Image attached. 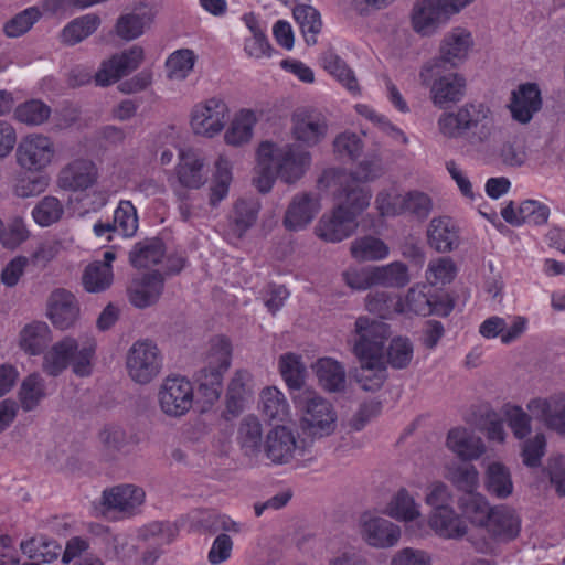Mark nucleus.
I'll return each mask as SVG.
<instances>
[{
  "instance_id": "nucleus-26",
  "label": "nucleus",
  "mask_w": 565,
  "mask_h": 565,
  "mask_svg": "<svg viewBox=\"0 0 565 565\" xmlns=\"http://www.w3.org/2000/svg\"><path fill=\"white\" fill-rule=\"evenodd\" d=\"M164 287V279L161 274L148 273L135 277L127 288L129 302L139 309L154 305Z\"/></svg>"
},
{
  "instance_id": "nucleus-36",
  "label": "nucleus",
  "mask_w": 565,
  "mask_h": 565,
  "mask_svg": "<svg viewBox=\"0 0 565 565\" xmlns=\"http://www.w3.org/2000/svg\"><path fill=\"white\" fill-rule=\"evenodd\" d=\"M257 121L258 117L254 110L246 108L238 110L224 134V142L235 148L248 145L254 137Z\"/></svg>"
},
{
  "instance_id": "nucleus-39",
  "label": "nucleus",
  "mask_w": 565,
  "mask_h": 565,
  "mask_svg": "<svg viewBox=\"0 0 565 565\" xmlns=\"http://www.w3.org/2000/svg\"><path fill=\"white\" fill-rule=\"evenodd\" d=\"M457 505L462 516L475 527L481 530L494 505L480 492L460 494Z\"/></svg>"
},
{
  "instance_id": "nucleus-63",
  "label": "nucleus",
  "mask_w": 565,
  "mask_h": 565,
  "mask_svg": "<svg viewBox=\"0 0 565 565\" xmlns=\"http://www.w3.org/2000/svg\"><path fill=\"white\" fill-rule=\"evenodd\" d=\"M66 243L61 238L45 239L38 244L31 253L29 262L35 267L46 268L65 249Z\"/></svg>"
},
{
  "instance_id": "nucleus-44",
  "label": "nucleus",
  "mask_w": 565,
  "mask_h": 565,
  "mask_svg": "<svg viewBox=\"0 0 565 565\" xmlns=\"http://www.w3.org/2000/svg\"><path fill=\"white\" fill-rule=\"evenodd\" d=\"M321 65L350 93L354 95L360 93V86L354 72L334 52H324L321 56Z\"/></svg>"
},
{
  "instance_id": "nucleus-12",
  "label": "nucleus",
  "mask_w": 565,
  "mask_h": 565,
  "mask_svg": "<svg viewBox=\"0 0 565 565\" xmlns=\"http://www.w3.org/2000/svg\"><path fill=\"white\" fill-rule=\"evenodd\" d=\"M125 367L130 381L138 385H148L154 381L162 369L159 348L150 340H138L128 349Z\"/></svg>"
},
{
  "instance_id": "nucleus-22",
  "label": "nucleus",
  "mask_w": 565,
  "mask_h": 565,
  "mask_svg": "<svg viewBox=\"0 0 565 565\" xmlns=\"http://www.w3.org/2000/svg\"><path fill=\"white\" fill-rule=\"evenodd\" d=\"M481 530L495 542L514 540L521 531V519L512 508L494 505Z\"/></svg>"
},
{
  "instance_id": "nucleus-33",
  "label": "nucleus",
  "mask_w": 565,
  "mask_h": 565,
  "mask_svg": "<svg viewBox=\"0 0 565 565\" xmlns=\"http://www.w3.org/2000/svg\"><path fill=\"white\" fill-rule=\"evenodd\" d=\"M258 409L264 419L271 423L287 422L291 415L286 395L276 386H267L260 391Z\"/></svg>"
},
{
  "instance_id": "nucleus-51",
  "label": "nucleus",
  "mask_w": 565,
  "mask_h": 565,
  "mask_svg": "<svg viewBox=\"0 0 565 565\" xmlns=\"http://www.w3.org/2000/svg\"><path fill=\"white\" fill-rule=\"evenodd\" d=\"M195 62L196 55L192 50H177L166 60V75L170 81H184L192 73Z\"/></svg>"
},
{
  "instance_id": "nucleus-8",
  "label": "nucleus",
  "mask_w": 565,
  "mask_h": 565,
  "mask_svg": "<svg viewBox=\"0 0 565 565\" xmlns=\"http://www.w3.org/2000/svg\"><path fill=\"white\" fill-rule=\"evenodd\" d=\"M419 82L429 89L431 104L446 109L460 103L466 96L467 79L458 72H439L437 61L425 63L419 70Z\"/></svg>"
},
{
  "instance_id": "nucleus-5",
  "label": "nucleus",
  "mask_w": 565,
  "mask_h": 565,
  "mask_svg": "<svg viewBox=\"0 0 565 565\" xmlns=\"http://www.w3.org/2000/svg\"><path fill=\"white\" fill-rule=\"evenodd\" d=\"M97 343L93 335H66L44 353L42 370L50 376H58L68 366L79 377L93 373Z\"/></svg>"
},
{
  "instance_id": "nucleus-47",
  "label": "nucleus",
  "mask_w": 565,
  "mask_h": 565,
  "mask_svg": "<svg viewBox=\"0 0 565 565\" xmlns=\"http://www.w3.org/2000/svg\"><path fill=\"white\" fill-rule=\"evenodd\" d=\"M307 0L297 1L294 8V17L300 25L307 44L312 45L317 42V35L321 31L322 22L319 12L306 3Z\"/></svg>"
},
{
  "instance_id": "nucleus-2",
  "label": "nucleus",
  "mask_w": 565,
  "mask_h": 565,
  "mask_svg": "<svg viewBox=\"0 0 565 565\" xmlns=\"http://www.w3.org/2000/svg\"><path fill=\"white\" fill-rule=\"evenodd\" d=\"M390 335V326L383 321L363 316L354 323L352 352L359 362L354 377L364 391L380 390L387 379L384 348Z\"/></svg>"
},
{
  "instance_id": "nucleus-27",
  "label": "nucleus",
  "mask_w": 565,
  "mask_h": 565,
  "mask_svg": "<svg viewBox=\"0 0 565 565\" xmlns=\"http://www.w3.org/2000/svg\"><path fill=\"white\" fill-rule=\"evenodd\" d=\"M542 108V96L534 83L521 84L512 92L509 109L512 118L520 124H527Z\"/></svg>"
},
{
  "instance_id": "nucleus-21",
  "label": "nucleus",
  "mask_w": 565,
  "mask_h": 565,
  "mask_svg": "<svg viewBox=\"0 0 565 565\" xmlns=\"http://www.w3.org/2000/svg\"><path fill=\"white\" fill-rule=\"evenodd\" d=\"M156 12L152 7L140 2L124 11L116 20L115 34L126 42L142 36L152 25Z\"/></svg>"
},
{
  "instance_id": "nucleus-17",
  "label": "nucleus",
  "mask_w": 565,
  "mask_h": 565,
  "mask_svg": "<svg viewBox=\"0 0 565 565\" xmlns=\"http://www.w3.org/2000/svg\"><path fill=\"white\" fill-rule=\"evenodd\" d=\"M359 534L362 541L373 548H391L402 537L401 526L374 513H363L359 519Z\"/></svg>"
},
{
  "instance_id": "nucleus-50",
  "label": "nucleus",
  "mask_w": 565,
  "mask_h": 565,
  "mask_svg": "<svg viewBox=\"0 0 565 565\" xmlns=\"http://www.w3.org/2000/svg\"><path fill=\"white\" fill-rule=\"evenodd\" d=\"M278 369L289 390H300L303 386L307 369L300 355L292 352L281 354Z\"/></svg>"
},
{
  "instance_id": "nucleus-19",
  "label": "nucleus",
  "mask_w": 565,
  "mask_h": 565,
  "mask_svg": "<svg viewBox=\"0 0 565 565\" xmlns=\"http://www.w3.org/2000/svg\"><path fill=\"white\" fill-rule=\"evenodd\" d=\"M98 177V168L92 159L76 158L60 170L56 183L64 191L83 192L93 188Z\"/></svg>"
},
{
  "instance_id": "nucleus-1",
  "label": "nucleus",
  "mask_w": 565,
  "mask_h": 565,
  "mask_svg": "<svg viewBox=\"0 0 565 565\" xmlns=\"http://www.w3.org/2000/svg\"><path fill=\"white\" fill-rule=\"evenodd\" d=\"M319 186L328 190L337 204L320 217L315 234L326 243H340L358 230V216L370 206L372 193L359 185L353 174L335 169L322 173Z\"/></svg>"
},
{
  "instance_id": "nucleus-32",
  "label": "nucleus",
  "mask_w": 565,
  "mask_h": 565,
  "mask_svg": "<svg viewBox=\"0 0 565 565\" xmlns=\"http://www.w3.org/2000/svg\"><path fill=\"white\" fill-rule=\"evenodd\" d=\"M428 524L436 535L446 540L465 536L468 527L452 507L431 510Z\"/></svg>"
},
{
  "instance_id": "nucleus-56",
  "label": "nucleus",
  "mask_w": 565,
  "mask_h": 565,
  "mask_svg": "<svg viewBox=\"0 0 565 565\" xmlns=\"http://www.w3.org/2000/svg\"><path fill=\"white\" fill-rule=\"evenodd\" d=\"M163 244L160 241H147L135 245L129 254L130 264L137 268L157 265L163 257Z\"/></svg>"
},
{
  "instance_id": "nucleus-9",
  "label": "nucleus",
  "mask_w": 565,
  "mask_h": 565,
  "mask_svg": "<svg viewBox=\"0 0 565 565\" xmlns=\"http://www.w3.org/2000/svg\"><path fill=\"white\" fill-rule=\"evenodd\" d=\"M259 146L276 169L278 179L285 183L297 182L311 166V153L299 143H279L265 140Z\"/></svg>"
},
{
  "instance_id": "nucleus-60",
  "label": "nucleus",
  "mask_w": 565,
  "mask_h": 565,
  "mask_svg": "<svg viewBox=\"0 0 565 565\" xmlns=\"http://www.w3.org/2000/svg\"><path fill=\"white\" fill-rule=\"evenodd\" d=\"M277 178L278 173L276 169L258 145L256 150L255 175L253 178L254 185L259 192L268 193L273 189Z\"/></svg>"
},
{
  "instance_id": "nucleus-54",
  "label": "nucleus",
  "mask_w": 565,
  "mask_h": 565,
  "mask_svg": "<svg viewBox=\"0 0 565 565\" xmlns=\"http://www.w3.org/2000/svg\"><path fill=\"white\" fill-rule=\"evenodd\" d=\"M252 374L246 370H237L231 379L227 387V408L237 413L242 408L243 401L252 391Z\"/></svg>"
},
{
  "instance_id": "nucleus-45",
  "label": "nucleus",
  "mask_w": 565,
  "mask_h": 565,
  "mask_svg": "<svg viewBox=\"0 0 565 565\" xmlns=\"http://www.w3.org/2000/svg\"><path fill=\"white\" fill-rule=\"evenodd\" d=\"M238 443L248 457H256L262 451L263 428L259 419L254 415L244 417L238 428Z\"/></svg>"
},
{
  "instance_id": "nucleus-14",
  "label": "nucleus",
  "mask_w": 565,
  "mask_h": 565,
  "mask_svg": "<svg viewBox=\"0 0 565 565\" xmlns=\"http://www.w3.org/2000/svg\"><path fill=\"white\" fill-rule=\"evenodd\" d=\"M157 399L160 411L166 416L180 418L192 408L193 385L183 376H168L158 388Z\"/></svg>"
},
{
  "instance_id": "nucleus-4",
  "label": "nucleus",
  "mask_w": 565,
  "mask_h": 565,
  "mask_svg": "<svg viewBox=\"0 0 565 565\" xmlns=\"http://www.w3.org/2000/svg\"><path fill=\"white\" fill-rule=\"evenodd\" d=\"M502 415L513 436L525 439L532 431V420L536 419L547 429L565 436V392L548 397H533L526 403V409L519 405L507 404Z\"/></svg>"
},
{
  "instance_id": "nucleus-3",
  "label": "nucleus",
  "mask_w": 565,
  "mask_h": 565,
  "mask_svg": "<svg viewBox=\"0 0 565 565\" xmlns=\"http://www.w3.org/2000/svg\"><path fill=\"white\" fill-rule=\"evenodd\" d=\"M438 135L446 140L468 137L472 146H484L495 140L499 128L489 105L468 102L456 110L444 111L437 119Z\"/></svg>"
},
{
  "instance_id": "nucleus-23",
  "label": "nucleus",
  "mask_w": 565,
  "mask_h": 565,
  "mask_svg": "<svg viewBox=\"0 0 565 565\" xmlns=\"http://www.w3.org/2000/svg\"><path fill=\"white\" fill-rule=\"evenodd\" d=\"M145 501V491L134 484H122L103 492L104 513L116 512L121 516L134 515Z\"/></svg>"
},
{
  "instance_id": "nucleus-29",
  "label": "nucleus",
  "mask_w": 565,
  "mask_h": 565,
  "mask_svg": "<svg viewBox=\"0 0 565 565\" xmlns=\"http://www.w3.org/2000/svg\"><path fill=\"white\" fill-rule=\"evenodd\" d=\"M321 209L319 200L309 193L296 194L289 203L284 225L288 231L298 232L306 228Z\"/></svg>"
},
{
  "instance_id": "nucleus-46",
  "label": "nucleus",
  "mask_w": 565,
  "mask_h": 565,
  "mask_svg": "<svg viewBox=\"0 0 565 565\" xmlns=\"http://www.w3.org/2000/svg\"><path fill=\"white\" fill-rule=\"evenodd\" d=\"M445 478L449 480L461 494L479 492V471L473 465L455 463L445 468Z\"/></svg>"
},
{
  "instance_id": "nucleus-30",
  "label": "nucleus",
  "mask_w": 565,
  "mask_h": 565,
  "mask_svg": "<svg viewBox=\"0 0 565 565\" xmlns=\"http://www.w3.org/2000/svg\"><path fill=\"white\" fill-rule=\"evenodd\" d=\"M427 244L438 253H449L459 246V230L448 216L433 217L426 231Z\"/></svg>"
},
{
  "instance_id": "nucleus-6",
  "label": "nucleus",
  "mask_w": 565,
  "mask_h": 565,
  "mask_svg": "<svg viewBox=\"0 0 565 565\" xmlns=\"http://www.w3.org/2000/svg\"><path fill=\"white\" fill-rule=\"evenodd\" d=\"M233 178L232 161L225 154H220L213 163L206 190V204L200 201L198 194L184 191L178 193V210L181 218L189 222L207 217L228 196Z\"/></svg>"
},
{
  "instance_id": "nucleus-59",
  "label": "nucleus",
  "mask_w": 565,
  "mask_h": 565,
  "mask_svg": "<svg viewBox=\"0 0 565 565\" xmlns=\"http://www.w3.org/2000/svg\"><path fill=\"white\" fill-rule=\"evenodd\" d=\"M397 313H409L420 316H429L434 311L431 308V298L428 297L423 290L417 288H411L403 300L397 298L394 307Z\"/></svg>"
},
{
  "instance_id": "nucleus-53",
  "label": "nucleus",
  "mask_w": 565,
  "mask_h": 565,
  "mask_svg": "<svg viewBox=\"0 0 565 565\" xmlns=\"http://www.w3.org/2000/svg\"><path fill=\"white\" fill-rule=\"evenodd\" d=\"M51 107L40 99H30L21 103L14 109V118L29 127L45 124L51 116Z\"/></svg>"
},
{
  "instance_id": "nucleus-38",
  "label": "nucleus",
  "mask_w": 565,
  "mask_h": 565,
  "mask_svg": "<svg viewBox=\"0 0 565 565\" xmlns=\"http://www.w3.org/2000/svg\"><path fill=\"white\" fill-rule=\"evenodd\" d=\"M47 396L44 377L38 373L26 375L18 391V404L24 412L36 409Z\"/></svg>"
},
{
  "instance_id": "nucleus-52",
  "label": "nucleus",
  "mask_w": 565,
  "mask_h": 565,
  "mask_svg": "<svg viewBox=\"0 0 565 565\" xmlns=\"http://www.w3.org/2000/svg\"><path fill=\"white\" fill-rule=\"evenodd\" d=\"M64 213L63 202L56 196L46 195L34 205L31 216L39 226L49 227L60 222Z\"/></svg>"
},
{
  "instance_id": "nucleus-31",
  "label": "nucleus",
  "mask_w": 565,
  "mask_h": 565,
  "mask_svg": "<svg viewBox=\"0 0 565 565\" xmlns=\"http://www.w3.org/2000/svg\"><path fill=\"white\" fill-rule=\"evenodd\" d=\"M319 385L329 393H340L347 386V373L343 364L338 360L323 356L311 364Z\"/></svg>"
},
{
  "instance_id": "nucleus-37",
  "label": "nucleus",
  "mask_w": 565,
  "mask_h": 565,
  "mask_svg": "<svg viewBox=\"0 0 565 565\" xmlns=\"http://www.w3.org/2000/svg\"><path fill=\"white\" fill-rule=\"evenodd\" d=\"M384 514L399 522H413L422 518L420 504L407 489L401 488L385 505Z\"/></svg>"
},
{
  "instance_id": "nucleus-24",
  "label": "nucleus",
  "mask_w": 565,
  "mask_h": 565,
  "mask_svg": "<svg viewBox=\"0 0 565 565\" xmlns=\"http://www.w3.org/2000/svg\"><path fill=\"white\" fill-rule=\"evenodd\" d=\"M175 178L184 189H201L207 182L205 159L194 150H181L175 166Z\"/></svg>"
},
{
  "instance_id": "nucleus-40",
  "label": "nucleus",
  "mask_w": 565,
  "mask_h": 565,
  "mask_svg": "<svg viewBox=\"0 0 565 565\" xmlns=\"http://www.w3.org/2000/svg\"><path fill=\"white\" fill-rule=\"evenodd\" d=\"M100 25V19L87 13L68 22L60 33V41L66 45H75L92 35Z\"/></svg>"
},
{
  "instance_id": "nucleus-42",
  "label": "nucleus",
  "mask_w": 565,
  "mask_h": 565,
  "mask_svg": "<svg viewBox=\"0 0 565 565\" xmlns=\"http://www.w3.org/2000/svg\"><path fill=\"white\" fill-rule=\"evenodd\" d=\"M350 252L359 262H379L388 257L390 247L383 239L365 235L351 243Z\"/></svg>"
},
{
  "instance_id": "nucleus-58",
  "label": "nucleus",
  "mask_w": 565,
  "mask_h": 565,
  "mask_svg": "<svg viewBox=\"0 0 565 565\" xmlns=\"http://www.w3.org/2000/svg\"><path fill=\"white\" fill-rule=\"evenodd\" d=\"M223 377L217 372L211 373L204 370H200L196 374L198 395L204 406H211L218 401L223 387Z\"/></svg>"
},
{
  "instance_id": "nucleus-49",
  "label": "nucleus",
  "mask_w": 565,
  "mask_h": 565,
  "mask_svg": "<svg viewBox=\"0 0 565 565\" xmlns=\"http://www.w3.org/2000/svg\"><path fill=\"white\" fill-rule=\"evenodd\" d=\"M404 193L392 183L383 186L375 195L374 207L383 218L403 215Z\"/></svg>"
},
{
  "instance_id": "nucleus-11",
  "label": "nucleus",
  "mask_w": 565,
  "mask_h": 565,
  "mask_svg": "<svg viewBox=\"0 0 565 565\" xmlns=\"http://www.w3.org/2000/svg\"><path fill=\"white\" fill-rule=\"evenodd\" d=\"M57 158L54 140L41 132H30L21 138L15 150L17 164L24 171L41 173Z\"/></svg>"
},
{
  "instance_id": "nucleus-18",
  "label": "nucleus",
  "mask_w": 565,
  "mask_h": 565,
  "mask_svg": "<svg viewBox=\"0 0 565 565\" xmlns=\"http://www.w3.org/2000/svg\"><path fill=\"white\" fill-rule=\"evenodd\" d=\"M473 49L475 39L471 31L463 26H454L440 40L437 62L451 68L460 67L469 60Z\"/></svg>"
},
{
  "instance_id": "nucleus-41",
  "label": "nucleus",
  "mask_w": 565,
  "mask_h": 565,
  "mask_svg": "<svg viewBox=\"0 0 565 565\" xmlns=\"http://www.w3.org/2000/svg\"><path fill=\"white\" fill-rule=\"evenodd\" d=\"M232 344L225 337L213 338L205 355V365L201 370L220 373L224 376L231 366Z\"/></svg>"
},
{
  "instance_id": "nucleus-57",
  "label": "nucleus",
  "mask_w": 565,
  "mask_h": 565,
  "mask_svg": "<svg viewBox=\"0 0 565 565\" xmlns=\"http://www.w3.org/2000/svg\"><path fill=\"white\" fill-rule=\"evenodd\" d=\"M114 232L124 237H131L138 230L137 210L130 201L121 200L114 211L111 222Z\"/></svg>"
},
{
  "instance_id": "nucleus-48",
  "label": "nucleus",
  "mask_w": 565,
  "mask_h": 565,
  "mask_svg": "<svg viewBox=\"0 0 565 565\" xmlns=\"http://www.w3.org/2000/svg\"><path fill=\"white\" fill-rule=\"evenodd\" d=\"M21 552L30 559L51 563L62 553V546L54 540L36 536L20 543Z\"/></svg>"
},
{
  "instance_id": "nucleus-13",
  "label": "nucleus",
  "mask_w": 565,
  "mask_h": 565,
  "mask_svg": "<svg viewBox=\"0 0 565 565\" xmlns=\"http://www.w3.org/2000/svg\"><path fill=\"white\" fill-rule=\"evenodd\" d=\"M230 118V107L220 97H210L195 104L190 114V127L194 135L214 138L220 135Z\"/></svg>"
},
{
  "instance_id": "nucleus-10",
  "label": "nucleus",
  "mask_w": 565,
  "mask_h": 565,
  "mask_svg": "<svg viewBox=\"0 0 565 565\" xmlns=\"http://www.w3.org/2000/svg\"><path fill=\"white\" fill-rule=\"evenodd\" d=\"M328 113L319 107L306 105L297 107L290 115V135L306 148L322 143L330 134Z\"/></svg>"
},
{
  "instance_id": "nucleus-7",
  "label": "nucleus",
  "mask_w": 565,
  "mask_h": 565,
  "mask_svg": "<svg viewBox=\"0 0 565 565\" xmlns=\"http://www.w3.org/2000/svg\"><path fill=\"white\" fill-rule=\"evenodd\" d=\"M299 412V425L309 437L322 438L332 435L338 426V414L333 404L313 390H303L294 397Z\"/></svg>"
},
{
  "instance_id": "nucleus-25",
  "label": "nucleus",
  "mask_w": 565,
  "mask_h": 565,
  "mask_svg": "<svg viewBox=\"0 0 565 565\" xmlns=\"http://www.w3.org/2000/svg\"><path fill=\"white\" fill-rule=\"evenodd\" d=\"M447 448L459 459L475 461L487 450L483 439L473 429L458 426L450 429L446 438Z\"/></svg>"
},
{
  "instance_id": "nucleus-55",
  "label": "nucleus",
  "mask_w": 565,
  "mask_h": 565,
  "mask_svg": "<svg viewBox=\"0 0 565 565\" xmlns=\"http://www.w3.org/2000/svg\"><path fill=\"white\" fill-rule=\"evenodd\" d=\"M384 355L386 365L397 370L405 369L413 360L414 345L406 337H395L384 350Z\"/></svg>"
},
{
  "instance_id": "nucleus-28",
  "label": "nucleus",
  "mask_w": 565,
  "mask_h": 565,
  "mask_svg": "<svg viewBox=\"0 0 565 565\" xmlns=\"http://www.w3.org/2000/svg\"><path fill=\"white\" fill-rule=\"evenodd\" d=\"M298 450L294 433L286 426H277L268 431L264 445V452L273 463L285 465L290 462Z\"/></svg>"
},
{
  "instance_id": "nucleus-62",
  "label": "nucleus",
  "mask_w": 565,
  "mask_h": 565,
  "mask_svg": "<svg viewBox=\"0 0 565 565\" xmlns=\"http://www.w3.org/2000/svg\"><path fill=\"white\" fill-rule=\"evenodd\" d=\"M260 204L256 200L241 199L234 206V230L241 236L256 222Z\"/></svg>"
},
{
  "instance_id": "nucleus-16",
  "label": "nucleus",
  "mask_w": 565,
  "mask_h": 565,
  "mask_svg": "<svg viewBox=\"0 0 565 565\" xmlns=\"http://www.w3.org/2000/svg\"><path fill=\"white\" fill-rule=\"evenodd\" d=\"M454 14L444 0H416L409 13L413 31L420 36H433Z\"/></svg>"
},
{
  "instance_id": "nucleus-15",
  "label": "nucleus",
  "mask_w": 565,
  "mask_h": 565,
  "mask_svg": "<svg viewBox=\"0 0 565 565\" xmlns=\"http://www.w3.org/2000/svg\"><path fill=\"white\" fill-rule=\"evenodd\" d=\"M145 50L140 45H132L124 51L113 54L100 63L94 75L97 86L106 87L129 75L142 64Z\"/></svg>"
},
{
  "instance_id": "nucleus-34",
  "label": "nucleus",
  "mask_w": 565,
  "mask_h": 565,
  "mask_svg": "<svg viewBox=\"0 0 565 565\" xmlns=\"http://www.w3.org/2000/svg\"><path fill=\"white\" fill-rule=\"evenodd\" d=\"M51 341L49 324L39 320L24 324L18 335L19 348L29 355H44Z\"/></svg>"
},
{
  "instance_id": "nucleus-43",
  "label": "nucleus",
  "mask_w": 565,
  "mask_h": 565,
  "mask_svg": "<svg viewBox=\"0 0 565 565\" xmlns=\"http://www.w3.org/2000/svg\"><path fill=\"white\" fill-rule=\"evenodd\" d=\"M484 486L487 491L499 499H505L513 492L511 472L502 462H490L486 469Z\"/></svg>"
},
{
  "instance_id": "nucleus-20",
  "label": "nucleus",
  "mask_w": 565,
  "mask_h": 565,
  "mask_svg": "<svg viewBox=\"0 0 565 565\" xmlns=\"http://www.w3.org/2000/svg\"><path fill=\"white\" fill-rule=\"evenodd\" d=\"M81 315L77 298L70 290L56 288L46 300V318L58 330H68L75 326Z\"/></svg>"
},
{
  "instance_id": "nucleus-35",
  "label": "nucleus",
  "mask_w": 565,
  "mask_h": 565,
  "mask_svg": "<svg viewBox=\"0 0 565 565\" xmlns=\"http://www.w3.org/2000/svg\"><path fill=\"white\" fill-rule=\"evenodd\" d=\"M116 254L113 250H106L103 260L90 263L83 274V286L88 292H102L110 287L114 280L113 262Z\"/></svg>"
},
{
  "instance_id": "nucleus-61",
  "label": "nucleus",
  "mask_w": 565,
  "mask_h": 565,
  "mask_svg": "<svg viewBox=\"0 0 565 565\" xmlns=\"http://www.w3.org/2000/svg\"><path fill=\"white\" fill-rule=\"evenodd\" d=\"M375 273L376 284L380 286L402 288L411 280L408 267L402 262L375 266Z\"/></svg>"
},
{
  "instance_id": "nucleus-64",
  "label": "nucleus",
  "mask_w": 565,
  "mask_h": 565,
  "mask_svg": "<svg viewBox=\"0 0 565 565\" xmlns=\"http://www.w3.org/2000/svg\"><path fill=\"white\" fill-rule=\"evenodd\" d=\"M457 267L449 257H439L428 263L426 280L431 286L446 285L454 280Z\"/></svg>"
}]
</instances>
